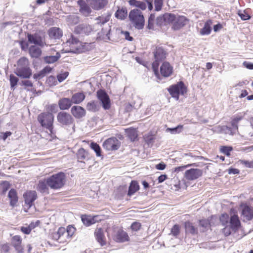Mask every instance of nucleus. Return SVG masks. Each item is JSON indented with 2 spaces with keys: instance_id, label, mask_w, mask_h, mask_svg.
Listing matches in <instances>:
<instances>
[{
  "instance_id": "4468645a",
  "label": "nucleus",
  "mask_w": 253,
  "mask_h": 253,
  "mask_svg": "<svg viewBox=\"0 0 253 253\" xmlns=\"http://www.w3.org/2000/svg\"><path fill=\"white\" fill-rule=\"evenodd\" d=\"M68 42L70 44L77 45V47H79L80 45H82L84 50H89L92 47V43H82L77 38L73 36H71Z\"/></svg>"
},
{
  "instance_id": "bf43d9fd",
  "label": "nucleus",
  "mask_w": 253,
  "mask_h": 253,
  "mask_svg": "<svg viewBox=\"0 0 253 253\" xmlns=\"http://www.w3.org/2000/svg\"><path fill=\"white\" fill-rule=\"evenodd\" d=\"M69 75L68 72H65L63 73L57 75V78L59 83L63 82L65 80Z\"/></svg>"
},
{
  "instance_id": "f704fd0d",
  "label": "nucleus",
  "mask_w": 253,
  "mask_h": 253,
  "mask_svg": "<svg viewBox=\"0 0 253 253\" xmlns=\"http://www.w3.org/2000/svg\"><path fill=\"white\" fill-rule=\"evenodd\" d=\"M185 228L187 233H189L193 235L196 234L198 233L197 228L190 222H186L185 223Z\"/></svg>"
},
{
  "instance_id": "473e14b6",
  "label": "nucleus",
  "mask_w": 253,
  "mask_h": 253,
  "mask_svg": "<svg viewBox=\"0 0 253 253\" xmlns=\"http://www.w3.org/2000/svg\"><path fill=\"white\" fill-rule=\"evenodd\" d=\"M77 155L78 161L80 162H83V160L88 159V154L84 148H80Z\"/></svg>"
},
{
  "instance_id": "2f4dec72",
  "label": "nucleus",
  "mask_w": 253,
  "mask_h": 253,
  "mask_svg": "<svg viewBox=\"0 0 253 253\" xmlns=\"http://www.w3.org/2000/svg\"><path fill=\"white\" fill-rule=\"evenodd\" d=\"M139 189V186L138 182L136 181H132L129 186L127 195L129 196L133 195L134 193Z\"/></svg>"
},
{
  "instance_id": "69168bd1",
  "label": "nucleus",
  "mask_w": 253,
  "mask_h": 253,
  "mask_svg": "<svg viewBox=\"0 0 253 253\" xmlns=\"http://www.w3.org/2000/svg\"><path fill=\"white\" fill-rule=\"evenodd\" d=\"M52 68H51L49 66H46L45 68H44L41 72L44 76L46 74L49 73L52 71Z\"/></svg>"
},
{
  "instance_id": "7c9ffc66",
  "label": "nucleus",
  "mask_w": 253,
  "mask_h": 253,
  "mask_svg": "<svg viewBox=\"0 0 253 253\" xmlns=\"http://www.w3.org/2000/svg\"><path fill=\"white\" fill-rule=\"evenodd\" d=\"M85 98V95L83 92L76 93L73 95L71 100L72 103L80 104Z\"/></svg>"
},
{
  "instance_id": "4be33fe9",
  "label": "nucleus",
  "mask_w": 253,
  "mask_h": 253,
  "mask_svg": "<svg viewBox=\"0 0 253 253\" xmlns=\"http://www.w3.org/2000/svg\"><path fill=\"white\" fill-rule=\"evenodd\" d=\"M22 239L20 236L15 235L12 238V244L15 250L19 253L22 252L23 248L21 246Z\"/></svg>"
},
{
  "instance_id": "423d86ee",
  "label": "nucleus",
  "mask_w": 253,
  "mask_h": 253,
  "mask_svg": "<svg viewBox=\"0 0 253 253\" xmlns=\"http://www.w3.org/2000/svg\"><path fill=\"white\" fill-rule=\"evenodd\" d=\"M168 91L173 98L178 100L179 95L180 94L184 95L186 93L187 90L183 83L180 82L176 84L170 86L168 88Z\"/></svg>"
},
{
  "instance_id": "72a5a7b5",
  "label": "nucleus",
  "mask_w": 253,
  "mask_h": 253,
  "mask_svg": "<svg viewBox=\"0 0 253 253\" xmlns=\"http://www.w3.org/2000/svg\"><path fill=\"white\" fill-rule=\"evenodd\" d=\"M37 190L40 191L41 193H48V185L47 183V178L44 181H40L38 186Z\"/></svg>"
},
{
  "instance_id": "13d9d810",
  "label": "nucleus",
  "mask_w": 253,
  "mask_h": 253,
  "mask_svg": "<svg viewBox=\"0 0 253 253\" xmlns=\"http://www.w3.org/2000/svg\"><path fill=\"white\" fill-rule=\"evenodd\" d=\"M238 15L243 20H249L251 16L245 11H239Z\"/></svg>"
},
{
  "instance_id": "6e6552de",
  "label": "nucleus",
  "mask_w": 253,
  "mask_h": 253,
  "mask_svg": "<svg viewBox=\"0 0 253 253\" xmlns=\"http://www.w3.org/2000/svg\"><path fill=\"white\" fill-rule=\"evenodd\" d=\"M120 146V142L114 137L106 140L103 143V148L108 151L118 150Z\"/></svg>"
},
{
  "instance_id": "8fccbe9b",
  "label": "nucleus",
  "mask_w": 253,
  "mask_h": 253,
  "mask_svg": "<svg viewBox=\"0 0 253 253\" xmlns=\"http://www.w3.org/2000/svg\"><path fill=\"white\" fill-rule=\"evenodd\" d=\"M128 136L131 141H134L137 137V133L134 129L129 130L128 132Z\"/></svg>"
},
{
  "instance_id": "a18cd8bd",
  "label": "nucleus",
  "mask_w": 253,
  "mask_h": 253,
  "mask_svg": "<svg viewBox=\"0 0 253 253\" xmlns=\"http://www.w3.org/2000/svg\"><path fill=\"white\" fill-rule=\"evenodd\" d=\"M90 147L96 153L97 156H101V148L97 143L94 142H91L90 144Z\"/></svg>"
},
{
  "instance_id": "0eeeda50",
  "label": "nucleus",
  "mask_w": 253,
  "mask_h": 253,
  "mask_svg": "<svg viewBox=\"0 0 253 253\" xmlns=\"http://www.w3.org/2000/svg\"><path fill=\"white\" fill-rule=\"evenodd\" d=\"M172 16L171 20L170 19V23L172 24V29L174 30H178L184 27L189 20L184 16L176 15L171 13Z\"/></svg>"
},
{
  "instance_id": "c03bdc74",
  "label": "nucleus",
  "mask_w": 253,
  "mask_h": 253,
  "mask_svg": "<svg viewBox=\"0 0 253 253\" xmlns=\"http://www.w3.org/2000/svg\"><path fill=\"white\" fill-rule=\"evenodd\" d=\"M86 109L87 110L91 112H96L98 110L96 103L94 101L88 102L86 105Z\"/></svg>"
},
{
  "instance_id": "e433bc0d",
  "label": "nucleus",
  "mask_w": 253,
  "mask_h": 253,
  "mask_svg": "<svg viewBox=\"0 0 253 253\" xmlns=\"http://www.w3.org/2000/svg\"><path fill=\"white\" fill-rule=\"evenodd\" d=\"M95 4L94 5L93 8L95 10H99L104 8L108 3L107 0H93Z\"/></svg>"
},
{
  "instance_id": "39448f33",
  "label": "nucleus",
  "mask_w": 253,
  "mask_h": 253,
  "mask_svg": "<svg viewBox=\"0 0 253 253\" xmlns=\"http://www.w3.org/2000/svg\"><path fill=\"white\" fill-rule=\"evenodd\" d=\"M38 121L42 126L47 128L51 132L53 129L54 116L51 113H42L39 115Z\"/></svg>"
},
{
  "instance_id": "864d4df0",
  "label": "nucleus",
  "mask_w": 253,
  "mask_h": 253,
  "mask_svg": "<svg viewBox=\"0 0 253 253\" xmlns=\"http://www.w3.org/2000/svg\"><path fill=\"white\" fill-rule=\"evenodd\" d=\"M46 83L50 86L56 85L57 84L56 78L52 76H50L47 78Z\"/></svg>"
},
{
  "instance_id": "1a4fd4ad",
  "label": "nucleus",
  "mask_w": 253,
  "mask_h": 253,
  "mask_svg": "<svg viewBox=\"0 0 253 253\" xmlns=\"http://www.w3.org/2000/svg\"><path fill=\"white\" fill-rule=\"evenodd\" d=\"M97 96L101 102L103 108L105 110L109 109L110 107V100L107 93L103 90L99 89L97 91Z\"/></svg>"
},
{
  "instance_id": "0e129e2a",
  "label": "nucleus",
  "mask_w": 253,
  "mask_h": 253,
  "mask_svg": "<svg viewBox=\"0 0 253 253\" xmlns=\"http://www.w3.org/2000/svg\"><path fill=\"white\" fill-rule=\"evenodd\" d=\"M141 227L140 223L138 222H133L131 225L132 230L134 231H138Z\"/></svg>"
},
{
  "instance_id": "a878e982",
  "label": "nucleus",
  "mask_w": 253,
  "mask_h": 253,
  "mask_svg": "<svg viewBox=\"0 0 253 253\" xmlns=\"http://www.w3.org/2000/svg\"><path fill=\"white\" fill-rule=\"evenodd\" d=\"M115 17L120 20H124L127 15V10L126 7L119 8L115 14Z\"/></svg>"
},
{
  "instance_id": "a19ab883",
  "label": "nucleus",
  "mask_w": 253,
  "mask_h": 253,
  "mask_svg": "<svg viewBox=\"0 0 253 253\" xmlns=\"http://www.w3.org/2000/svg\"><path fill=\"white\" fill-rule=\"evenodd\" d=\"M156 24L155 15L152 13L150 15L148 18L147 28L149 29L153 30Z\"/></svg>"
},
{
  "instance_id": "5701e85b",
  "label": "nucleus",
  "mask_w": 253,
  "mask_h": 253,
  "mask_svg": "<svg viewBox=\"0 0 253 253\" xmlns=\"http://www.w3.org/2000/svg\"><path fill=\"white\" fill-rule=\"evenodd\" d=\"M72 104L71 99L68 98H62L58 101V105L61 110H67L71 106Z\"/></svg>"
},
{
  "instance_id": "09e8293b",
  "label": "nucleus",
  "mask_w": 253,
  "mask_h": 253,
  "mask_svg": "<svg viewBox=\"0 0 253 253\" xmlns=\"http://www.w3.org/2000/svg\"><path fill=\"white\" fill-rule=\"evenodd\" d=\"M163 5V0H154L155 10L159 11L162 9Z\"/></svg>"
},
{
  "instance_id": "a211bd4d",
  "label": "nucleus",
  "mask_w": 253,
  "mask_h": 253,
  "mask_svg": "<svg viewBox=\"0 0 253 253\" xmlns=\"http://www.w3.org/2000/svg\"><path fill=\"white\" fill-rule=\"evenodd\" d=\"M72 114L77 119H81L85 116L86 111L85 109L80 106H74L71 110Z\"/></svg>"
},
{
  "instance_id": "49530a36",
  "label": "nucleus",
  "mask_w": 253,
  "mask_h": 253,
  "mask_svg": "<svg viewBox=\"0 0 253 253\" xmlns=\"http://www.w3.org/2000/svg\"><path fill=\"white\" fill-rule=\"evenodd\" d=\"M110 16V15H108L105 17L100 16L98 17L96 19V23L98 24L103 25L109 20Z\"/></svg>"
},
{
  "instance_id": "9b49d317",
  "label": "nucleus",
  "mask_w": 253,
  "mask_h": 253,
  "mask_svg": "<svg viewBox=\"0 0 253 253\" xmlns=\"http://www.w3.org/2000/svg\"><path fill=\"white\" fill-rule=\"evenodd\" d=\"M92 31L91 25L87 23H82L76 27L74 29V33L82 36L88 35Z\"/></svg>"
},
{
  "instance_id": "5fc2aeb1",
  "label": "nucleus",
  "mask_w": 253,
  "mask_h": 253,
  "mask_svg": "<svg viewBox=\"0 0 253 253\" xmlns=\"http://www.w3.org/2000/svg\"><path fill=\"white\" fill-rule=\"evenodd\" d=\"M180 228L178 225H174L171 229V234L176 237L179 234Z\"/></svg>"
},
{
  "instance_id": "f257e3e1",
  "label": "nucleus",
  "mask_w": 253,
  "mask_h": 253,
  "mask_svg": "<svg viewBox=\"0 0 253 253\" xmlns=\"http://www.w3.org/2000/svg\"><path fill=\"white\" fill-rule=\"evenodd\" d=\"M15 74L23 79H29L32 76V70L30 68L28 59L24 57L20 58L17 61V67L15 70Z\"/></svg>"
},
{
  "instance_id": "774afa93",
  "label": "nucleus",
  "mask_w": 253,
  "mask_h": 253,
  "mask_svg": "<svg viewBox=\"0 0 253 253\" xmlns=\"http://www.w3.org/2000/svg\"><path fill=\"white\" fill-rule=\"evenodd\" d=\"M21 231L26 234H29L31 231V229L29 226L27 227H22L21 228Z\"/></svg>"
},
{
  "instance_id": "79ce46f5",
  "label": "nucleus",
  "mask_w": 253,
  "mask_h": 253,
  "mask_svg": "<svg viewBox=\"0 0 253 253\" xmlns=\"http://www.w3.org/2000/svg\"><path fill=\"white\" fill-rule=\"evenodd\" d=\"M58 111V106L56 104L48 105L46 106L45 113H56Z\"/></svg>"
},
{
  "instance_id": "bb28decb",
  "label": "nucleus",
  "mask_w": 253,
  "mask_h": 253,
  "mask_svg": "<svg viewBox=\"0 0 253 253\" xmlns=\"http://www.w3.org/2000/svg\"><path fill=\"white\" fill-rule=\"evenodd\" d=\"M154 53L156 60L162 61L166 58V52L162 47H157Z\"/></svg>"
},
{
  "instance_id": "6e6d98bb",
  "label": "nucleus",
  "mask_w": 253,
  "mask_h": 253,
  "mask_svg": "<svg viewBox=\"0 0 253 253\" xmlns=\"http://www.w3.org/2000/svg\"><path fill=\"white\" fill-rule=\"evenodd\" d=\"M57 232L61 240H63L64 241V237H67V232H66L65 228L64 227H60L58 229V231Z\"/></svg>"
},
{
  "instance_id": "37998d69",
  "label": "nucleus",
  "mask_w": 253,
  "mask_h": 253,
  "mask_svg": "<svg viewBox=\"0 0 253 253\" xmlns=\"http://www.w3.org/2000/svg\"><path fill=\"white\" fill-rule=\"evenodd\" d=\"M67 19L68 22L71 24H76L80 21L79 17L76 15H70L67 16Z\"/></svg>"
},
{
  "instance_id": "9d476101",
  "label": "nucleus",
  "mask_w": 253,
  "mask_h": 253,
  "mask_svg": "<svg viewBox=\"0 0 253 253\" xmlns=\"http://www.w3.org/2000/svg\"><path fill=\"white\" fill-rule=\"evenodd\" d=\"M58 122L63 125L69 126L71 125L74 121L71 115L65 112H60L57 116Z\"/></svg>"
},
{
  "instance_id": "412c9836",
  "label": "nucleus",
  "mask_w": 253,
  "mask_h": 253,
  "mask_svg": "<svg viewBox=\"0 0 253 253\" xmlns=\"http://www.w3.org/2000/svg\"><path fill=\"white\" fill-rule=\"evenodd\" d=\"M48 33L50 38L52 39H59L62 36V31L60 28L57 27L50 28Z\"/></svg>"
},
{
  "instance_id": "cd10ccee",
  "label": "nucleus",
  "mask_w": 253,
  "mask_h": 253,
  "mask_svg": "<svg viewBox=\"0 0 253 253\" xmlns=\"http://www.w3.org/2000/svg\"><path fill=\"white\" fill-rule=\"evenodd\" d=\"M8 197L10 200V205L14 207L18 201V197L16 190L14 189H11L8 192Z\"/></svg>"
},
{
  "instance_id": "dca6fc26",
  "label": "nucleus",
  "mask_w": 253,
  "mask_h": 253,
  "mask_svg": "<svg viewBox=\"0 0 253 253\" xmlns=\"http://www.w3.org/2000/svg\"><path fill=\"white\" fill-rule=\"evenodd\" d=\"M27 38L28 42L30 43H33L41 47H43L45 44L42 41V37L38 34H28Z\"/></svg>"
},
{
  "instance_id": "b1692460",
  "label": "nucleus",
  "mask_w": 253,
  "mask_h": 253,
  "mask_svg": "<svg viewBox=\"0 0 253 253\" xmlns=\"http://www.w3.org/2000/svg\"><path fill=\"white\" fill-rule=\"evenodd\" d=\"M95 235L97 242L103 246L105 245L106 242L103 234V230L101 228H97L95 231Z\"/></svg>"
},
{
  "instance_id": "4d7b16f0",
  "label": "nucleus",
  "mask_w": 253,
  "mask_h": 253,
  "mask_svg": "<svg viewBox=\"0 0 253 253\" xmlns=\"http://www.w3.org/2000/svg\"><path fill=\"white\" fill-rule=\"evenodd\" d=\"M9 80L11 87H13L17 85L18 79L13 75H10Z\"/></svg>"
},
{
  "instance_id": "2eb2a0df",
  "label": "nucleus",
  "mask_w": 253,
  "mask_h": 253,
  "mask_svg": "<svg viewBox=\"0 0 253 253\" xmlns=\"http://www.w3.org/2000/svg\"><path fill=\"white\" fill-rule=\"evenodd\" d=\"M172 16L171 13H166L163 15H160L156 19V25L158 26L166 25L170 23V19L171 20Z\"/></svg>"
},
{
  "instance_id": "f3484780",
  "label": "nucleus",
  "mask_w": 253,
  "mask_h": 253,
  "mask_svg": "<svg viewBox=\"0 0 253 253\" xmlns=\"http://www.w3.org/2000/svg\"><path fill=\"white\" fill-rule=\"evenodd\" d=\"M78 4L80 6L79 11L83 15L86 17L90 14L91 9L85 1L79 0L78 1Z\"/></svg>"
},
{
  "instance_id": "ddd939ff",
  "label": "nucleus",
  "mask_w": 253,
  "mask_h": 253,
  "mask_svg": "<svg viewBox=\"0 0 253 253\" xmlns=\"http://www.w3.org/2000/svg\"><path fill=\"white\" fill-rule=\"evenodd\" d=\"M23 197L25 204L27 205L29 208L33 205V202L37 199V195L35 191H30L25 193L23 195Z\"/></svg>"
},
{
  "instance_id": "6ab92c4d",
  "label": "nucleus",
  "mask_w": 253,
  "mask_h": 253,
  "mask_svg": "<svg viewBox=\"0 0 253 253\" xmlns=\"http://www.w3.org/2000/svg\"><path fill=\"white\" fill-rule=\"evenodd\" d=\"M160 72L163 77H168L172 74L173 69L169 63L164 62L161 66Z\"/></svg>"
},
{
  "instance_id": "c85d7f7f",
  "label": "nucleus",
  "mask_w": 253,
  "mask_h": 253,
  "mask_svg": "<svg viewBox=\"0 0 253 253\" xmlns=\"http://www.w3.org/2000/svg\"><path fill=\"white\" fill-rule=\"evenodd\" d=\"M29 53L33 58H38L42 53L41 48L36 45H32L29 48Z\"/></svg>"
},
{
  "instance_id": "58836bf2",
  "label": "nucleus",
  "mask_w": 253,
  "mask_h": 253,
  "mask_svg": "<svg viewBox=\"0 0 253 253\" xmlns=\"http://www.w3.org/2000/svg\"><path fill=\"white\" fill-rule=\"evenodd\" d=\"M230 219L229 215L227 213H223L221 215L219 218L220 222L223 226L230 225Z\"/></svg>"
},
{
  "instance_id": "4c0bfd02",
  "label": "nucleus",
  "mask_w": 253,
  "mask_h": 253,
  "mask_svg": "<svg viewBox=\"0 0 253 253\" xmlns=\"http://www.w3.org/2000/svg\"><path fill=\"white\" fill-rule=\"evenodd\" d=\"M211 20L207 21L204 27L201 29L200 31V33L202 35H209L211 32Z\"/></svg>"
},
{
  "instance_id": "3c124183",
  "label": "nucleus",
  "mask_w": 253,
  "mask_h": 253,
  "mask_svg": "<svg viewBox=\"0 0 253 253\" xmlns=\"http://www.w3.org/2000/svg\"><path fill=\"white\" fill-rule=\"evenodd\" d=\"M160 60H156L152 64V68L153 69V71L154 72V74L156 77L159 78V74L158 72V66H159V62Z\"/></svg>"
},
{
  "instance_id": "e2e57ef3",
  "label": "nucleus",
  "mask_w": 253,
  "mask_h": 253,
  "mask_svg": "<svg viewBox=\"0 0 253 253\" xmlns=\"http://www.w3.org/2000/svg\"><path fill=\"white\" fill-rule=\"evenodd\" d=\"M241 163L244 165L247 168H253V161L241 160Z\"/></svg>"
},
{
  "instance_id": "052dcab7",
  "label": "nucleus",
  "mask_w": 253,
  "mask_h": 253,
  "mask_svg": "<svg viewBox=\"0 0 253 253\" xmlns=\"http://www.w3.org/2000/svg\"><path fill=\"white\" fill-rule=\"evenodd\" d=\"M75 230V229L73 227L69 226L66 230V232H67V237L69 238L71 237L74 234Z\"/></svg>"
},
{
  "instance_id": "f03ea898",
  "label": "nucleus",
  "mask_w": 253,
  "mask_h": 253,
  "mask_svg": "<svg viewBox=\"0 0 253 253\" xmlns=\"http://www.w3.org/2000/svg\"><path fill=\"white\" fill-rule=\"evenodd\" d=\"M65 181L66 176L62 172L53 174L47 178L48 186L54 190L61 188L64 185Z\"/></svg>"
},
{
  "instance_id": "de8ad7c7",
  "label": "nucleus",
  "mask_w": 253,
  "mask_h": 253,
  "mask_svg": "<svg viewBox=\"0 0 253 253\" xmlns=\"http://www.w3.org/2000/svg\"><path fill=\"white\" fill-rule=\"evenodd\" d=\"M232 150V147L226 146H221L220 148V151L227 156L230 155V152Z\"/></svg>"
},
{
  "instance_id": "603ef678",
  "label": "nucleus",
  "mask_w": 253,
  "mask_h": 253,
  "mask_svg": "<svg viewBox=\"0 0 253 253\" xmlns=\"http://www.w3.org/2000/svg\"><path fill=\"white\" fill-rule=\"evenodd\" d=\"M82 220L83 223L86 226H89L94 223L89 217L86 215L82 216Z\"/></svg>"
},
{
  "instance_id": "c756f323",
  "label": "nucleus",
  "mask_w": 253,
  "mask_h": 253,
  "mask_svg": "<svg viewBox=\"0 0 253 253\" xmlns=\"http://www.w3.org/2000/svg\"><path fill=\"white\" fill-rule=\"evenodd\" d=\"M128 3L130 5L138 7L142 10L146 9L147 7V5L144 1L137 0H129Z\"/></svg>"
},
{
  "instance_id": "f8f14e48",
  "label": "nucleus",
  "mask_w": 253,
  "mask_h": 253,
  "mask_svg": "<svg viewBox=\"0 0 253 253\" xmlns=\"http://www.w3.org/2000/svg\"><path fill=\"white\" fill-rule=\"evenodd\" d=\"M203 170L199 169H191L184 173V177L188 180H194L201 177Z\"/></svg>"
},
{
  "instance_id": "20e7f679",
  "label": "nucleus",
  "mask_w": 253,
  "mask_h": 253,
  "mask_svg": "<svg viewBox=\"0 0 253 253\" xmlns=\"http://www.w3.org/2000/svg\"><path fill=\"white\" fill-rule=\"evenodd\" d=\"M241 225V223L237 215L234 214L230 217V225L224 226L222 229V233L225 236H228L231 234V230L236 232Z\"/></svg>"
},
{
  "instance_id": "ea45409f",
  "label": "nucleus",
  "mask_w": 253,
  "mask_h": 253,
  "mask_svg": "<svg viewBox=\"0 0 253 253\" xmlns=\"http://www.w3.org/2000/svg\"><path fill=\"white\" fill-rule=\"evenodd\" d=\"M210 227V223L208 220L202 219L199 221V229L201 232H205Z\"/></svg>"
},
{
  "instance_id": "c9c22d12",
  "label": "nucleus",
  "mask_w": 253,
  "mask_h": 253,
  "mask_svg": "<svg viewBox=\"0 0 253 253\" xmlns=\"http://www.w3.org/2000/svg\"><path fill=\"white\" fill-rule=\"evenodd\" d=\"M60 54L59 52H57L55 55L44 57L43 60L46 63L51 64L56 62L60 58Z\"/></svg>"
},
{
  "instance_id": "680f3d73",
  "label": "nucleus",
  "mask_w": 253,
  "mask_h": 253,
  "mask_svg": "<svg viewBox=\"0 0 253 253\" xmlns=\"http://www.w3.org/2000/svg\"><path fill=\"white\" fill-rule=\"evenodd\" d=\"M182 127V126H177L174 128H168V129L169 130L171 133L175 134L180 132Z\"/></svg>"
},
{
  "instance_id": "338daca9",
  "label": "nucleus",
  "mask_w": 253,
  "mask_h": 253,
  "mask_svg": "<svg viewBox=\"0 0 253 253\" xmlns=\"http://www.w3.org/2000/svg\"><path fill=\"white\" fill-rule=\"evenodd\" d=\"M52 236L53 239H54L55 240H56V241L59 240V242H60V243L64 242V240H61V239L59 237V235H58V234L57 233V232L53 233L52 234Z\"/></svg>"
},
{
  "instance_id": "393cba45",
  "label": "nucleus",
  "mask_w": 253,
  "mask_h": 253,
  "mask_svg": "<svg viewBox=\"0 0 253 253\" xmlns=\"http://www.w3.org/2000/svg\"><path fill=\"white\" fill-rule=\"evenodd\" d=\"M129 237L125 231L120 230H119L116 236V240L119 242H124L128 240Z\"/></svg>"
},
{
  "instance_id": "7ed1b4c3",
  "label": "nucleus",
  "mask_w": 253,
  "mask_h": 253,
  "mask_svg": "<svg viewBox=\"0 0 253 253\" xmlns=\"http://www.w3.org/2000/svg\"><path fill=\"white\" fill-rule=\"evenodd\" d=\"M129 20L135 28L141 30L144 26L145 20L142 12L138 9H134L129 13Z\"/></svg>"
},
{
  "instance_id": "aec40b11",
  "label": "nucleus",
  "mask_w": 253,
  "mask_h": 253,
  "mask_svg": "<svg viewBox=\"0 0 253 253\" xmlns=\"http://www.w3.org/2000/svg\"><path fill=\"white\" fill-rule=\"evenodd\" d=\"M242 215L244 218V220L248 221L252 220L253 218V208L248 206H245L242 209Z\"/></svg>"
}]
</instances>
